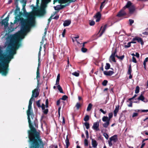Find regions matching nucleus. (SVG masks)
Here are the masks:
<instances>
[{"instance_id": "e433bc0d", "label": "nucleus", "mask_w": 148, "mask_h": 148, "mask_svg": "<svg viewBox=\"0 0 148 148\" xmlns=\"http://www.w3.org/2000/svg\"><path fill=\"white\" fill-rule=\"evenodd\" d=\"M108 83V81L106 80H104L102 83V84L103 86H106V85Z\"/></svg>"}, {"instance_id": "7c9ffc66", "label": "nucleus", "mask_w": 148, "mask_h": 148, "mask_svg": "<svg viewBox=\"0 0 148 148\" xmlns=\"http://www.w3.org/2000/svg\"><path fill=\"white\" fill-rule=\"evenodd\" d=\"M131 42H128L127 44V45H125L124 46V47L125 48L127 49L128 48L130 47L131 46Z\"/></svg>"}, {"instance_id": "6ab92c4d", "label": "nucleus", "mask_w": 148, "mask_h": 148, "mask_svg": "<svg viewBox=\"0 0 148 148\" xmlns=\"http://www.w3.org/2000/svg\"><path fill=\"white\" fill-rule=\"evenodd\" d=\"M60 2L62 3H64L69 1L70 2L75 1L76 0H58Z\"/></svg>"}, {"instance_id": "4468645a", "label": "nucleus", "mask_w": 148, "mask_h": 148, "mask_svg": "<svg viewBox=\"0 0 148 148\" xmlns=\"http://www.w3.org/2000/svg\"><path fill=\"white\" fill-rule=\"evenodd\" d=\"M42 47H40L39 51L38 53V66H39L40 65V55H41V51Z\"/></svg>"}, {"instance_id": "69168bd1", "label": "nucleus", "mask_w": 148, "mask_h": 148, "mask_svg": "<svg viewBox=\"0 0 148 148\" xmlns=\"http://www.w3.org/2000/svg\"><path fill=\"white\" fill-rule=\"evenodd\" d=\"M42 108V110H44L45 108V105L44 104H42L41 107Z\"/></svg>"}, {"instance_id": "79ce46f5", "label": "nucleus", "mask_w": 148, "mask_h": 148, "mask_svg": "<svg viewBox=\"0 0 148 148\" xmlns=\"http://www.w3.org/2000/svg\"><path fill=\"white\" fill-rule=\"evenodd\" d=\"M113 116V114L112 113H109L108 114L109 117H108V119H110V120L111 118Z\"/></svg>"}, {"instance_id": "72a5a7b5", "label": "nucleus", "mask_w": 148, "mask_h": 148, "mask_svg": "<svg viewBox=\"0 0 148 148\" xmlns=\"http://www.w3.org/2000/svg\"><path fill=\"white\" fill-rule=\"evenodd\" d=\"M89 119V116L88 115H86L84 119V120L85 121H88Z\"/></svg>"}, {"instance_id": "a211bd4d", "label": "nucleus", "mask_w": 148, "mask_h": 148, "mask_svg": "<svg viewBox=\"0 0 148 148\" xmlns=\"http://www.w3.org/2000/svg\"><path fill=\"white\" fill-rule=\"evenodd\" d=\"M119 106L118 105L116 106L115 108L114 111V116H116L117 115V113L119 111Z\"/></svg>"}, {"instance_id": "9d476101", "label": "nucleus", "mask_w": 148, "mask_h": 148, "mask_svg": "<svg viewBox=\"0 0 148 148\" xmlns=\"http://www.w3.org/2000/svg\"><path fill=\"white\" fill-rule=\"evenodd\" d=\"M133 41H137L138 42H140L142 45L144 44L143 40L141 38L138 37H135L133 38Z\"/></svg>"}, {"instance_id": "09e8293b", "label": "nucleus", "mask_w": 148, "mask_h": 148, "mask_svg": "<svg viewBox=\"0 0 148 148\" xmlns=\"http://www.w3.org/2000/svg\"><path fill=\"white\" fill-rule=\"evenodd\" d=\"M132 60L133 62L134 63H136L137 62V61L136 60L135 57H132Z\"/></svg>"}, {"instance_id": "b1692460", "label": "nucleus", "mask_w": 148, "mask_h": 148, "mask_svg": "<svg viewBox=\"0 0 148 148\" xmlns=\"http://www.w3.org/2000/svg\"><path fill=\"white\" fill-rule=\"evenodd\" d=\"M54 8L56 10H59L62 8L61 5H57L56 6L54 7Z\"/></svg>"}, {"instance_id": "9b49d317", "label": "nucleus", "mask_w": 148, "mask_h": 148, "mask_svg": "<svg viewBox=\"0 0 148 148\" xmlns=\"http://www.w3.org/2000/svg\"><path fill=\"white\" fill-rule=\"evenodd\" d=\"M101 16V14L100 12H97L96 15L94 16V17L95 18H96V21L98 22L100 20Z\"/></svg>"}, {"instance_id": "393cba45", "label": "nucleus", "mask_w": 148, "mask_h": 148, "mask_svg": "<svg viewBox=\"0 0 148 148\" xmlns=\"http://www.w3.org/2000/svg\"><path fill=\"white\" fill-rule=\"evenodd\" d=\"M92 104L90 103H89L88 104V106L86 110L87 111H90L92 108Z\"/></svg>"}, {"instance_id": "4d7b16f0", "label": "nucleus", "mask_w": 148, "mask_h": 148, "mask_svg": "<svg viewBox=\"0 0 148 148\" xmlns=\"http://www.w3.org/2000/svg\"><path fill=\"white\" fill-rule=\"evenodd\" d=\"M65 32H66V30L65 29L63 30V32L62 34V37H64V35H65Z\"/></svg>"}, {"instance_id": "423d86ee", "label": "nucleus", "mask_w": 148, "mask_h": 148, "mask_svg": "<svg viewBox=\"0 0 148 148\" xmlns=\"http://www.w3.org/2000/svg\"><path fill=\"white\" fill-rule=\"evenodd\" d=\"M102 121L105 122L103 124V126L105 128H107L110 124V119L106 116H104L102 119Z\"/></svg>"}, {"instance_id": "7ed1b4c3", "label": "nucleus", "mask_w": 148, "mask_h": 148, "mask_svg": "<svg viewBox=\"0 0 148 148\" xmlns=\"http://www.w3.org/2000/svg\"><path fill=\"white\" fill-rule=\"evenodd\" d=\"M37 4L39 3V0H36ZM51 0H42V3L40 9L34 11L29 16V18L25 20L22 23L21 30L18 32L23 38L26 35L27 32H29L30 27L33 26L34 24L35 16L43 15L45 13V8L47 4L51 1Z\"/></svg>"}, {"instance_id": "37998d69", "label": "nucleus", "mask_w": 148, "mask_h": 148, "mask_svg": "<svg viewBox=\"0 0 148 148\" xmlns=\"http://www.w3.org/2000/svg\"><path fill=\"white\" fill-rule=\"evenodd\" d=\"M43 110V112L44 114H46L48 112V109H44V110Z\"/></svg>"}, {"instance_id": "412c9836", "label": "nucleus", "mask_w": 148, "mask_h": 148, "mask_svg": "<svg viewBox=\"0 0 148 148\" xmlns=\"http://www.w3.org/2000/svg\"><path fill=\"white\" fill-rule=\"evenodd\" d=\"M39 66H38L37 68V72H36V79L37 80L38 82L39 80V78L40 77V73L39 71Z\"/></svg>"}, {"instance_id": "de8ad7c7", "label": "nucleus", "mask_w": 148, "mask_h": 148, "mask_svg": "<svg viewBox=\"0 0 148 148\" xmlns=\"http://www.w3.org/2000/svg\"><path fill=\"white\" fill-rule=\"evenodd\" d=\"M138 115V113H134L133 114L132 117H134L137 116Z\"/></svg>"}, {"instance_id": "ddd939ff", "label": "nucleus", "mask_w": 148, "mask_h": 148, "mask_svg": "<svg viewBox=\"0 0 148 148\" xmlns=\"http://www.w3.org/2000/svg\"><path fill=\"white\" fill-rule=\"evenodd\" d=\"M107 24L105 25L103 27H101V28L100 29V36H101L102 34L104 32L106 28L107 27Z\"/></svg>"}, {"instance_id": "20e7f679", "label": "nucleus", "mask_w": 148, "mask_h": 148, "mask_svg": "<svg viewBox=\"0 0 148 148\" xmlns=\"http://www.w3.org/2000/svg\"><path fill=\"white\" fill-rule=\"evenodd\" d=\"M126 8H129V12L131 14H133L136 10L135 5L130 1H128L126 5L123 7V9L119 12L117 16L120 17L126 15V13L124 10Z\"/></svg>"}, {"instance_id": "c85d7f7f", "label": "nucleus", "mask_w": 148, "mask_h": 148, "mask_svg": "<svg viewBox=\"0 0 148 148\" xmlns=\"http://www.w3.org/2000/svg\"><path fill=\"white\" fill-rule=\"evenodd\" d=\"M132 70L131 69V66H130L129 67L128 71L127 72V73L128 75L131 74Z\"/></svg>"}, {"instance_id": "6e6d98bb", "label": "nucleus", "mask_w": 148, "mask_h": 148, "mask_svg": "<svg viewBox=\"0 0 148 148\" xmlns=\"http://www.w3.org/2000/svg\"><path fill=\"white\" fill-rule=\"evenodd\" d=\"M105 1H103L101 3V5L100 6V9L101 10L102 9V6H103V5L105 3Z\"/></svg>"}, {"instance_id": "864d4df0", "label": "nucleus", "mask_w": 148, "mask_h": 148, "mask_svg": "<svg viewBox=\"0 0 148 148\" xmlns=\"http://www.w3.org/2000/svg\"><path fill=\"white\" fill-rule=\"evenodd\" d=\"M44 39L43 38H42V40L40 42V47L41 46V47H42V46L44 43Z\"/></svg>"}, {"instance_id": "c9c22d12", "label": "nucleus", "mask_w": 148, "mask_h": 148, "mask_svg": "<svg viewBox=\"0 0 148 148\" xmlns=\"http://www.w3.org/2000/svg\"><path fill=\"white\" fill-rule=\"evenodd\" d=\"M68 97L66 95H64L62 96L61 99L63 100H65Z\"/></svg>"}, {"instance_id": "f8f14e48", "label": "nucleus", "mask_w": 148, "mask_h": 148, "mask_svg": "<svg viewBox=\"0 0 148 148\" xmlns=\"http://www.w3.org/2000/svg\"><path fill=\"white\" fill-rule=\"evenodd\" d=\"M107 24L105 25L103 27H101V28L100 29V36H101L102 34L104 32L106 28L107 27Z\"/></svg>"}, {"instance_id": "f257e3e1", "label": "nucleus", "mask_w": 148, "mask_h": 148, "mask_svg": "<svg viewBox=\"0 0 148 148\" xmlns=\"http://www.w3.org/2000/svg\"><path fill=\"white\" fill-rule=\"evenodd\" d=\"M23 38L18 32L12 35L10 42L7 47V51L5 53L0 47V73L2 75L5 76L8 73L9 63L13 56L16 53V50L21 45L20 43V39Z\"/></svg>"}, {"instance_id": "6e6552de", "label": "nucleus", "mask_w": 148, "mask_h": 148, "mask_svg": "<svg viewBox=\"0 0 148 148\" xmlns=\"http://www.w3.org/2000/svg\"><path fill=\"white\" fill-rule=\"evenodd\" d=\"M39 87V82H38V85L37 86L36 88L34 90H33L32 93L33 92L34 94V95H35V97H37L39 95V92L38 91V88Z\"/></svg>"}, {"instance_id": "e2e57ef3", "label": "nucleus", "mask_w": 148, "mask_h": 148, "mask_svg": "<svg viewBox=\"0 0 148 148\" xmlns=\"http://www.w3.org/2000/svg\"><path fill=\"white\" fill-rule=\"evenodd\" d=\"M135 56L137 58H139V54L138 53L136 52V55H135Z\"/></svg>"}, {"instance_id": "052dcab7", "label": "nucleus", "mask_w": 148, "mask_h": 148, "mask_svg": "<svg viewBox=\"0 0 148 148\" xmlns=\"http://www.w3.org/2000/svg\"><path fill=\"white\" fill-rule=\"evenodd\" d=\"M45 103H46V107L47 108L48 106V102L47 99L46 100Z\"/></svg>"}, {"instance_id": "0eeeda50", "label": "nucleus", "mask_w": 148, "mask_h": 148, "mask_svg": "<svg viewBox=\"0 0 148 148\" xmlns=\"http://www.w3.org/2000/svg\"><path fill=\"white\" fill-rule=\"evenodd\" d=\"M9 19V15H8L5 19L3 20L1 22L2 25H4L5 28H6L8 27V21Z\"/></svg>"}, {"instance_id": "4c0bfd02", "label": "nucleus", "mask_w": 148, "mask_h": 148, "mask_svg": "<svg viewBox=\"0 0 148 148\" xmlns=\"http://www.w3.org/2000/svg\"><path fill=\"white\" fill-rule=\"evenodd\" d=\"M84 145L85 146H87L88 145V141L87 139H85L84 140Z\"/></svg>"}, {"instance_id": "2f4dec72", "label": "nucleus", "mask_w": 148, "mask_h": 148, "mask_svg": "<svg viewBox=\"0 0 148 148\" xmlns=\"http://www.w3.org/2000/svg\"><path fill=\"white\" fill-rule=\"evenodd\" d=\"M148 60L146 58L143 62V65L144 68L146 69V62L148 61Z\"/></svg>"}, {"instance_id": "c756f323", "label": "nucleus", "mask_w": 148, "mask_h": 148, "mask_svg": "<svg viewBox=\"0 0 148 148\" xmlns=\"http://www.w3.org/2000/svg\"><path fill=\"white\" fill-rule=\"evenodd\" d=\"M86 129H88L89 128V124L87 122H85L84 123Z\"/></svg>"}, {"instance_id": "0e129e2a", "label": "nucleus", "mask_w": 148, "mask_h": 148, "mask_svg": "<svg viewBox=\"0 0 148 148\" xmlns=\"http://www.w3.org/2000/svg\"><path fill=\"white\" fill-rule=\"evenodd\" d=\"M21 2L23 4H26V1L25 0H22L21 1Z\"/></svg>"}, {"instance_id": "49530a36", "label": "nucleus", "mask_w": 148, "mask_h": 148, "mask_svg": "<svg viewBox=\"0 0 148 148\" xmlns=\"http://www.w3.org/2000/svg\"><path fill=\"white\" fill-rule=\"evenodd\" d=\"M104 136L105 137V138L107 139H108V135L106 133H104L103 134Z\"/></svg>"}, {"instance_id": "bb28decb", "label": "nucleus", "mask_w": 148, "mask_h": 148, "mask_svg": "<svg viewBox=\"0 0 148 148\" xmlns=\"http://www.w3.org/2000/svg\"><path fill=\"white\" fill-rule=\"evenodd\" d=\"M57 88L60 92H63L62 88H61L60 85H58V86H57Z\"/></svg>"}, {"instance_id": "c03bdc74", "label": "nucleus", "mask_w": 148, "mask_h": 148, "mask_svg": "<svg viewBox=\"0 0 148 148\" xmlns=\"http://www.w3.org/2000/svg\"><path fill=\"white\" fill-rule=\"evenodd\" d=\"M89 24L91 26L95 24V22L93 21H91L90 22Z\"/></svg>"}, {"instance_id": "2eb2a0df", "label": "nucleus", "mask_w": 148, "mask_h": 148, "mask_svg": "<svg viewBox=\"0 0 148 148\" xmlns=\"http://www.w3.org/2000/svg\"><path fill=\"white\" fill-rule=\"evenodd\" d=\"M103 73L104 75L107 76H111L114 73V72L112 71H105Z\"/></svg>"}, {"instance_id": "603ef678", "label": "nucleus", "mask_w": 148, "mask_h": 148, "mask_svg": "<svg viewBox=\"0 0 148 148\" xmlns=\"http://www.w3.org/2000/svg\"><path fill=\"white\" fill-rule=\"evenodd\" d=\"M99 110L100 112H101L104 114H105L106 113V111H104L102 109H100Z\"/></svg>"}, {"instance_id": "aec40b11", "label": "nucleus", "mask_w": 148, "mask_h": 148, "mask_svg": "<svg viewBox=\"0 0 148 148\" xmlns=\"http://www.w3.org/2000/svg\"><path fill=\"white\" fill-rule=\"evenodd\" d=\"M71 22V21L70 20H65L63 23V25L64 27L70 25Z\"/></svg>"}, {"instance_id": "f704fd0d", "label": "nucleus", "mask_w": 148, "mask_h": 148, "mask_svg": "<svg viewBox=\"0 0 148 148\" xmlns=\"http://www.w3.org/2000/svg\"><path fill=\"white\" fill-rule=\"evenodd\" d=\"M72 74L75 76L78 77L79 75V73L76 72H74L72 73Z\"/></svg>"}, {"instance_id": "bf43d9fd", "label": "nucleus", "mask_w": 148, "mask_h": 148, "mask_svg": "<svg viewBox=\"0 0 148 148\" xmlns=\"http://www.w3.org/2000/svg\"><path fill=\"white\" fill-rule=\"evenodd\" d=\"M60 79V75L59 74H58L57 76V79H56V80H58H58L59 81Z\"/></svg>"}, {"instance_id": "338daca9", "label": "nucleus", "mask_w": 148, "mask_h": 148, "mask_svg": "<svg viewBox=\"0 0 148 148\" xmlns=\"http://www.w3.org/2000/svg\"><path fill=\"white\" fill-rule=\"evenodd\" d=\"M119 59H121V60H122L124 58V55H123V56H119Z\"/></svg>"}, {"instance_id": "4be33fe9", "label": "nucleus", "mask_w": 148, "mask_h": 148, "mask_svg": "<svg viewBox=\"0 0 148 148\" xmlns=\"http://www.w3.org/2000/svg\"><path fill=\"white\" fill-rule=\"evenodd\" d=\"M20 11V8L18 7L17 5L16 9H15L14 12L15 14V15L18 14L19 13Z\"/></svg>"}, {"instance_id": "13d9d810", "label": "nucleus", "mask_w": 148, "mask_h": 148, "mask_svg": "<svg viewBox=\"0 0 148 148\" xmlns=\"http://www.w3.org/2000/svg\"><path fill=\"white\" fill-rule=\"evenodd\" d=\"M116 50H115V51L114 52H113L112 53L111 56L115 57V55H116Z\"/></svg>"}, {"instance_id": "a878e982", "label": "nucleus", "mask_w": 148, "mask_h": 148, "mask_svg": "<svg viewBox=\"0 0 148 148\" xmlns=\"http://www.w3.org/2000/svg\"><path fill=\"white\" fill-rule=\"evenodd\" d=\"M110 60L114 62H116L114 56H110Z\"/></svg>"}, {"instance_id": "dca6fc26", "label": "nucleus", "mask_w": 148, "mask_h": 148, "mask_svg": "<svg viewBox=\"0 0 148 148\" xmlns=\"http://www.w3.org/2000/svg\"><path fill=\"white\" fill-rule=\"evenodd\" d=\"M138 99L139 100H141L145 102H147V100L146 99H145V98L142 94L139 97Z\"/></svg>"}, {"instance_id": "cd10ccee", "label": "nucleus", "mask_w": 148, "mask_h": 148, "mask_svg": "<svg viewBox=\"0 0 148 148\" xmlns=\"http://www.w3.org/2000/svg\"><path fill=\"white\" fill-rule=\"evenodd\" d=\"M110 65L109 63H107L105 66V69L106 70L108 69H110Z\"/></svg>"}, {"instance_id": "5fc2aeb1", "label": "nucleus", "mask_w": 148, "mask_h": 148, "mask_svg": "<svg viewBox=\"0 0 148 148\" xmlns=\"http://www.w3.org/2000/svg\"><path fill=\"white\" fill-rule=\"evenodd\" d=\"M79 36L77 35V36L76 37H73V38L75 39V41H77V42L78 43H79V44H80L79 43V42H78L77 40H76V39L77 38H79Z\"/></svg>"}, {"instance_id": "680f3d73", "label": "nucleus", "mask_w": 148, "mask_h": 148, "mask_svg": "<svg viewBox=\"0 0 148 148\" xmlns=\"http://www.w3.org/2000/svg\"><path fill=\"white\" fill-rule=\"evenodd\" d=\"M62 124H64L65 123V118L64 117H62Z\"/></svg>"}, {"instance_id": "58836bf2", "label": "nucleus", "mask_w": 148, "mask_h": 148, "mask_svg": "<svg viewBox=\"0 0 148 148\" xmlns=\"http://www.w3.org/2000/svg\"><path fill=\"white\" fill-rule=\"evenodd\" d=\"M75 107L77 108V109H79L80 107V104L79 103H77Z\"/></svg>"}, {"instance_id": "a19ab883", "label": "nucleus", "mask_w": 148, "mask_h": 148, "mask_svg": "<svg viewBox=\"0 0 148 148\" xmlns=\"http://www.w3.org/2000/svg\"><path fill=\"white\" fill-rule=\"evenodd\" d=\"M81 51L82 52L84 53L87 51V49L84 47H82L81 49Z\"/></svg>"}, {"instance_id": "a18cd8bd", "label": "nucleus", "mask_w": 148, "mask_h": 148, "mask_svg": "<svg viewBox=\"0 0 148 148\" xmlns=\"http://www.w3.org/2000/svg\"><path fill=\"white\" fill-rule=\"evenodd\" d=\"M85 133L86 135V137L87 139L89 137L88 133V130H86L85 132Z\"/></svg>"}, {"instance_id": "39448f33", "label": "nucleus", "mask_w": 148, "mask_h": 148, "mask_svg": "<svg viewBox=\"0 0 148 148\" xmlns=\"http://www.w3.org/2000/svg\"><path fill=\"white\" fill-rule=\"evenodd\" d=\"M117 136L114 135L110 138L109 140L108 141V142L109 147H111L112 145V142L116 143L118 140Z\"/></svg>"}, {"instance_id": "5701e85b", "label": "nucleus", "mask_w": 148, "mask_h": 148, "mask_svg": "<svg viewBox=\"0 0 148 148\" xmlns=\"http://www.w3.org/2000/svg\"><path fill=\"white\" fill-rule=\"evenodd\" d=\"M65 143L66 144V147H69V139L68 138V136H66V139L65 140Z\"/></svg>"}, {"instance_id": "ea45409f", "label": "nucleus", "mask_w": 148, "mask_h": 148, "mask_svg": "<svg viewBox=\"0 0 148 148\" xmlns=\"http://www.w3.org/2000/svg\"><path fill=\"white\" fill-rule=\"evenodd\" d=\"M40 100H38L36 102V105L38 107H41L40 104Z\"/></svg>"}, {"instance_id": "1a4fd4ad", "label": "nucleus", "mask_w": 148, "mask_h": 148, "mask_svg": "<svg viewBox=\"0 0 148 148\" xmlns=\"http://www.w3.org/2000/svg\"><path fill=\"white\" fill-rule=\"evenodd\" d=\"M99 122H97L94 123L93 125L92 126V128L93 130L97 131L99 130Z\"/></svg>"}, {"instance_id": "8fccbe9b", "label": "nucleus", "mask_w": 148, "mask_h": 148, "mask_svg": "<svg viewBox=\"0 0 148 148\" xmlns=\"http://www.w3.org/2000/svg\"><path fill=\"white\" fill-rule=\"evenodd\" d=\"M129 21L130 22V24L131 25H132L134 22V20L132 19H129Z\"/></svg>"}, {"instance_id": "3c124183", "label": "nucleus", "mask_w": 148, "mask_h": 148, "mask_svg": "<svg viewBox=\"0 0 148 148\" xmlns=\"http://www.w3.org/2000/svg\"><path fill=\"white\" fill-rule=\"evenodd\" d=\"M19 21V19L17 18H16L14 21V24H15L17 23Z\"/></svg>"}, {"instance_id": "f3484780", "label": "nucleus", "mask_w": 148, "mask_h": 148, "mask_svg": "<svg viewBox=\"0 0 148 148\" xmlns=\"http://www.w3.org/2000/svg\"><path fill=\"white\" fill-rule=\"evenodd\" d=\"M91 140L92 144V147L95 148H96L97 145V142L95 140L92 138L91 139Z\"/></svg>"}, {"instance_id": "f03ea898", "label": "nucleus", "mask_w": 148, "mask_h": 148, "mask_svg": "<svg viewBox=\"0 0 148 148\" xmlns=\"http://www.w3.org/2000/svg\"><path fill=\"white\" fill-rule=\"evenodd\" d=\"M35 96V95L33 92L29 101L28 109L27 111L29 127L31 129V131H28L29 139L28 142H31L29 148H39L40 146H41L40 148H43L44 144L40 138L39 134L36 132L32 123L34 122L33 119L34 116L33 114L32 105L34 100L33 97Z\"/></svg>"}, {"instance_id": "473e14b6", "label": "nucleus", "mask_w": 148, "mask_h": 148, "mask_svg": "<svg viewBox=\"0 0 148 148\" xmlns=\"http://www.w3.org/2000/svg\"><path fill=\"white\" fill-rule=\"evenodd\" d=\"M139 91V87L138 86H137L136 87L135 90V93L136 94L138 93Z\"/></svg>"}, {"instance_id": "774afa93", "label": "nucleus", "mask_w": 148, "mask_h": 148, "mask_svg": "<svg viewBox=\"0 0 148 148\" xmlns=\"http://www.w3.org/2000/svg\"><path fill=\"white\" fill-rule=\"evenodd\" d=\"M26 5V4H23V9L24 10V11L25 10V7Z\"/></svg>"}]
</instances>
